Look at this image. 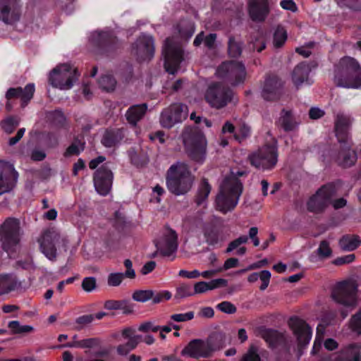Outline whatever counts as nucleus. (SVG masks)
<instances>
[{
	"instance_id": "obj_15",
	"label": "nucleus",
	"mask_w": 361,
	"mask_h": 361,
	"mask_svg": "<svg viewBox=\"0 0 361 361\" xmlns=\"http://www.w3.org/2000/svg\"><path fill=\"white\" fill-rule=\"evenodd\" d=\"M188 114V109L186 105L181 103L173 104L162 111L160 118L161 125L170 128L176 123L185 120Z\"/></svg>"
},
{
	"instance_id": "obj_38",
	"label": "nucleus",
	"mask_w": 361,
	"mask_h": 361,
	"mask_svg": "<svg viewBox=\"0 0 361 361\" xmlns=\"http://www.w3.org/2000/svg\"><path fill=\"white\" fill-rule=\"evenodd\" d=\"M92 40L98 44L113 43L114 37L109 31H95L92 34Z\"/></svg>"
},
{
	"instance_id": "obj_61",
	"label": "nucleus",
	"mask_w": 361,
	"mask_h": 361,
	"mask_svg": "<svg viewBox=\"0 0 361 361\" xmlns=\"http://www.w3.org/2000/svg\"><path fill=\"white\" fill-rule=\"evenodd\" d=\"M317 253L322 257H328L331 254V250L326 241H322L317 249Z\"/></svg>"
},
{
	"instance_id": "obj_9",
	"label": "nucleus",
	"mask_w": 361,
	"mask_h": 361,
	"mask_svg": "<svg viewBox=\"0 0 361 361\" xmlns=\"http://www.w3.org/2000/svg\"><path fill=\"white\" fill-rule=\"evenodd\" d=\"M357 284L354 281H344L334 288L331 297L338 304L348 307H355L357 303Z\"/></svg>"
},
{
	"instance_id": "obj_36",
	"label": "nucleus",
	"mask_w": 361,
	"mask_h": 361,
	"mask_svg": "<svg viewBox=\"0 0 361 361\" xmlns=\"http://www.w3.org/2000/svg\"><path fill=\"white\" fill-rule=\"evenodd\" d=\"M122 139L121 130L107 131L104 135L102 142L106 147L116 145Z\"/></svg>"
},
{
	"instance_id": "obj_50",
	"label": "nucleus",
	"mask_w": 361,
	"mask_h": 361,
	"mask_svg": "<svg viewBox=\"0 0 361 361\" xmlns=\"http://www.w3.org/2000/svg\"><path fill=\"white\" fill-rule=\"evenodd\" d=\"M125 277L124 274L121 272L111 273L107 277V284L109 286H118L121 284Z\"/></svg>"
},
{
	"instance_id": "obj_1",
	"label": "nucleus",
	"mask_w": 361,
	"mask_h": 361,
	"mask_svg": "<svg viewBox=\"0 0 361 361\" xmlns=\"http://www.w3.org/2000/svg\"><path fill=\"white\" fill-rule=\"evenodd\" d=\"M244 174V171H232L231 176L225 178L221 184L219 192L216 197V207L220 212L226 213L238 204L243 192V185L236 176Z\"/></svg>"
},
{
	"instance_id": "obj_3",
	"label": "nucleus",
	"mask_w": 361,
	"mask_h": 361,
	"mask_svg": "<svg viewBox=\"0 0 361 361\" xmlns=\"http://www.w3.org/2000/svg\"><path fill=\"white\" fill-rule=\"evenodd\" d=\"M194 179L188 164L178 161L171 165L167 171V188L176 195H183L190 190Z\"/></svg>"
},
{
	"instance_id": "obj_46",
	"label": "nucleus",
	"mask_w": 361,
	"mask_h": 361,
	"mask_svg": "<svg viewBox=\"0 0 361 361\" xmlns=\"http://www.w3.org/2000/svg\"><path fill=\"white\" fill-rule=\"evenodd\" d=\"M287 33L283 27H278L274 35V45L276 48L281 47L286 41Z\"/></svg>"
},
{
	"instance_id": "obj_17",
	"label": "nucleus",
	"mask_w": 361,
	"mask_h": 361,
	"mask_svg": "<svg viewBox=\"0 0 361 361\" xmlns=\"http://www.w3.org/2000/svg\"><path fill=\"white\" fill-rule=\"evenodd\" d=\"M113 173L106 164L98 169L94 175V185L97 192L106 195L112 186Z\"/></svg>"
},
{
	"instance_id": "obj_20",
	"label": "nucleus",
	"mask_w": 361,
	"mask_h": 361,
	"mask_svg": "<svg viewBox=\"0 0 361 361\" xmlns=\"http://www.w3.org/2000/svg\"><path fill=\"white\" fill-rule=\"evenodd\" d=\"M178 235L171 228H166L162 238L156 244L157 252L164 256H169L175 252L178 247Z\"/></svg>"
},
{
	"instance_id": "obj_30",
	"label": "nucleus",
	"mask_w": 361,
	"mask_h": 361,
	"mask_svg": "<svg viewBox=\"0 0 361 361\" xmlns=\"http://www.w3.org/2000/svg\"><path fill=\"white\" fill-rule=\"evenodd\" d=\"M279 126L286 131H292L297 128L299 122L290 111L283 110L279 119Z\"/></svg>"
},
{
	"instance_id": "obj_4",
	"label": "nucleus",
	"mask_w": 361,
	"mask_h": 361,
	"mask_svg": "<svg viewBox=\"0 0 361 361\" xmlns=\"http://www.w3.org/2000/svg\"><path fill=\"white\" fill-rule=\"evenodd\" d=\"M226 343V336L216 334L207 341L202 339H193L181 350L182 356L194 359L209 357L212 353L223 347Z\"/></svg>"
},
{
	"instance_id": "obj_59",
	"label": "nucleus",
	"mask_w": 361,
	"mask_h": 361,
	"mask_svg": "<svg viewBox=\"0 0 361 361\" xmlns=\"http://www.w3.org/2000/svg\"><path fill=\"white\" fill-rule=\"evenodd\" d=\"M217 308L222 312L233 314L236 312V307L228 301H224L217 305Z\"/></svg>"
},
{
	"instance_id": "obj_13",
	"label": "nucleus",
	"mask_w": 361,
	"mask_h": 361,
	"mask_svg": "<svg viewBox=\"0 0 361 361\" xmlns=\"http://www.w3.org/2000/svg\"><path fill=\"white\" fill-rule=\"evenodd\" d=\"M216 75L230 84L236 85L245 81L246 78L245 67L239 61L224 62L217 68Z\"/></svg>"
},
{
	"instance_id": "obj_48",
	"label": "nucleus",
	"mask_w": 361,
	"mask_h": 361,
	"mask_svg": "<svg viewBox=\"0 0 361 361\" xmlns=\"http://www.w3.org/2000/svg\"><path fill=\"white\" fill-rule=\"evenodd\" d=\"M8 326L13 334L28 333L33 330V327L32 326H22L18 321H11Z\"/></svg>"
},
{
	"instance_id": "obj_60",
	"label": "nucleus",
	"mask_w": 361,
	"mask_h": 361,
	"mask_svg": "<svg viewBox=\"0 0 361 361\" xmlns=\"http://www.w3.org/2000/svg\"><path fill=\"white\" fill-rule=\"evenodd\" d=\"M82 287L86 292H91L96 288V279L94 277H86L82 280Z\"/></svg>"
},
{
	"instance_id": "obj_12",
	"label": "nucleus",
	"mask_w": 361,
	"mask_h": 361,
	"mask_svg": "<svg viewBox=\"0 0 361 361\" xmlns=\"http://www.w3.org/2000/svg\"><path fill=\"white\" fill-rule=\"evenodd\" d=\"M336 193L337 188L334 184L329 183L321 187L307 202V209L314 213L323 212Z\"/></svg>"
},
{
	"instance_id": "obj_5",
	"label": "nucleus",
	"mask_w": 361,
	"mask_h": 361,
	"mask_svg": "<svg viewBox=\"0 0 361 361\" xmlns=\"http://www.w3.org/2000/svg\"><path fill=\"white\" fill-rule=\"evenodd\" d=\"M183 139L189 157L197 163H203L207 152L204 134L196 128L188 127L183 133Z\"/></svg>"
},
{
	"instance_id": "obj_57",
	"label": "nucleus",
	"mask_w": 361,
	"mask_h": 361,
	"mask_svg": "<svg viewBox=\"0 0 361 361\" xmlns=\"http://www.w3.org/2000/svg\"><path fill=\"white\" fill-rule=\"evenodd\" d=\"M248 241V237L246 235H240L238 238L235 239L234 240L231 241L226 249V252H231L238 247H239L242 244H245L247 243Z\"/></svg>"
},
{
	"instance_id": "obj_39",
	"label": "nucleus",
	"mask_w": 361,
	"mask_h": 361,
	"mask_svg": "<svg viewBox=\"0 0 361 361\" xmlns=\"http://www.w3.org/2000/svg\"><path fill=\"white\" fill-rule=\"evenodd\" d=\"M16 281L13 276L9 274L0 275V295L6 293L13 289Z\"/></svg>"
},
{
	"instance_id": "obj_47",
	"label": "nucleus",
	"mask_w": 361,
	"mask_h": 361,
	"mask_svg": "<svg viewBox=\"0 0 361 361\" xmlns=\"http://www.w3.org/2000/svg\"><path fill=\"white\" fill-rule=\"evenodd\" d=\"M84 149V142L75 140L66 150L65 157H71L79 154Z\"/></svg>"
},
{
	"instance_id": "obj_58",
	"label": "nucleus",
	"mask_w": 361,
	"mask_h": 361,
	"mask_svg": "<svg viewBox=\"0 0 361 361\" xmlns=\"http://www.w3.org/2000/svg\"><path fill=\"white\" fill-rule=\"evenodd\" d=\"M271 276V272L268 270H263L259 273V279L262 281V285L259 287L261 290H264L268 287Z\"/></svg>"
},
{
	"instance_id": "obj_33",
	"label": "nucleus",
	"mask_w": 361,
	"mask_h": 361,
	"mask_svg": "<svg viewBox=\"0 0 361 361\" xmlns=\"http://www.w3.org/2000/svg\"><path fill=\"white\" fill-rule=\"evenodd\" d=\"M361 243L359 236L355 235H346L339 240V246L343 251L355 250Z\"/></svg>"
},
{
	"instance_id": "obj_43",
	"label": "nucleus",
	"mask_w": 361,
	"mask_h": 361,
	"mask_svg": "<svg viewBox=\"0 0 361 361\" xmlns=\"http://www.w3.org/2000/svg\"><path fill=\"white\" fill-rule=\"evenodd\" d=\"M47 119L55 125H63L66 121V118L60 110L49 111L46 114Z\"/></svg>"
},
{
	"instance_id": "obj_10",
	"label": "nucleus",
	"mask_w": 361,
	"mask_h": 361,
	"mask_svg": "<svg viewBox=\"0 0 361 361\" xmlns=\"http://www.w3.org/2000/svg\"><path fill=\"white\" fill-rule=\"evenodd\" d=\"M41 252L49 260L56 258L57 249L66 245V240L54 229H49L43 233L39 239Z\"/></svg>"
},
{
	"instance_id": "obj_6",
	"label": "nucleus",
	"mask_w": 361,
	"mask_h": 361,
	"mask_svg": "<svg viewBox=\"0 0 361 361\" xmlns=\"http://www.w3.org/2000/svg\"><path fill=\"white\" fill-rule=\"evenodd\" d=\"M78 76L75 68L66 63L60 64L49 73V82L55 88L63 90H69L78 80Z\"/></svg>"
},
{
	"instance_id": "obj_19",
	"label": "nucleus",
	"mask_w": 361,
	"mask_h": 361,
	"mask_svg": "<svg viewBox=\"0 0 361 361\" xmlns=\"http://www.w3.org/2000/svg\"><path fill=\"white\" fill-rule=\"evenodd\" d=\"M288 325L297 338L298 344L301 346L307 345L312 334L310 326L304 320L297 317H291L288 321Z\"/></svg>"
},
{
	"instance_id": "obj_26",
	"label": "nucleus",
	"mask_w": 361,
	"mask_h": 361,
	"mask_svg": "<svg viewBox=\"0 0 361 361\" xmlns=\"http://www.w3.org/2000/svg\"><path fill=\"white\" fill-rule=\"evenodd\" d=\"M311 68L306 63H300L297 65L292 73V82L297 89L303 84L310 85L312 82L309 78Z\"/></svg>"
},
{
	"instance_id": "obj_29",
	"label": "nucleus",
	"mask_w": 361,
	"mask_h": 361,
	"mask_svg": "<svg viewBox=\"0 0 361 361\" xmlns=\"http://www.w3.org/2000/svg\"><path fill=\"white\" fill-rule=\"evenodd\" d=\"M226 285L227 281L224 279H214L209 282L200 281L195 284L193 292L194 294L203 293L221 286H226Z\"/></svg>"
},
{
	"instance_id": "obj_63",
	"label": "nucleus",
	"mask_w": 361,
	"mask_h": 361,
	"mask_svg": "<svg viewBox=\"0 0 361 361\" xmlns=\"http://www.w3.org/2000/svg\"><path fill=\"white\" fill-rule=\"evenodd\" d=\"M320 326H321L320 325L317 326V336L314 339L313 348L312 350V353L313 354L317 353L319 350V349L322 346L323 335H322V333H320V330H319Z\"/></svg>"
},
{
	"instance_id": "obj_11",
	"label": "nucleus",
	"mask_w": 361,
	"mask_h": 361,
	"mask_svg": "<svg viewBox=\"0 0 361 361\" xmlns=\"http://www.w3.org/2000/svg\"><path fill=\"white\" fill-rule=\"evenodd\" d=\"M233 92L219 82L211 84L205 93V99L214 109H220L232 101Z\"/></svg>"
},
{
	"instance_id": "obj_51",
	"label": "nucleus",
	"mask_w": 361,
	"mask_h": 361,
	"mask_svg": "<svg viewBox=\"0 0 361 361\" xmlns=\"http://www.w3.org/2000/svg\"><path fill=\"white\" fill-rule=\"evenodd\" d=\"M251 134V128L250 127L245 123L241 124L238 131L235 133L234 137L236 140L240 142L248 137Z\"/></svg>"
},
{
	"instance_id": "obj_62",
	"label": "nucleus",
	"mask_w": 361,
	"mask_h": 361,
	"mask_svg": "<svg viewBox=\"0 0 361 361\" xmlns=\"http://www.w3.org/2000/svg\"><path fill=\"white\" fill-rule=\"evenodd\" d=\"M264 339L271 345L274 344L278 339V333L273 330H267L263 333Z\"/></svg>"
},
{
	"instance_id": "obj_54",
	"label": "nucleus",
	"mask_w": 361,
	"mask_h": 361,
	"mask_svg": "<svg viewBox=\"0 0 361 361\" xmlns=\"http://www.w3.org/2000/svg\"><path fill=\"white\" fill-rule=\"evenodd\" d=\"M159 329V326L152 321L143 322L138 326V331L143 333L157 332Z\"/></svg>"
},
{
	"instance_id": "obj_27",
	"label": "nucleus",
	"mask_w": 361,
	"mask_h": 361,
	"mask_svg": "<svg viewBox=\"0 0 361 361\" xmlns=\"http://www.w3.org/2000/svg\"><path fill=\"white\" fill-rule=\"evenodd\" d=\"M35 92V85L27 84L24 89L21 87L10 88L6 92V98L10 99L13 97H19L23 101V106H25L30 101Z\"/></svg>"
},
{
	"instance_id": "obj_22",
	"label": "nucleus",
	"mask_w": 361,
	"mask_h": 361,
	"mask_svg": "<svg viewBox=\"0 0 361 361\" xmlns=\"http://www.w3.org/2000/svg\"><path fill=\"white\" fill-rule=\"evenodd\" d=\"M283 83L276 76L267 78L264 83L262 96L267 101H273L279 98L281 94Z\"/></svg>"
},
{
	"instance_id": "obj_55",
	"label": "nucleus",
	"mask_w": 361,
	"mask_h": 361,
	"mask_svg": "<svg viewBox=\"0 0 361 361\" xmlns=\"http://www.w3.org/2000/svg\"><path fill=\"white\" fill-rule=\"evenodd\" d=\"M194 292L190 285L181 284L177 288L176 296L180 298L191 296Z\"/></svg>"
},
{
	"instance_id": "obj_16",
	"label": "nucleus",
	"mask_w": 361,
	"mask_h": 361,
	"mask_svg": "<svg viewBox=\"0 0 361 361\" xmlns=\"http://www.w3.org/2000/svg\"><path fill=\"white\" fill-rule=\"evenodd\" d=\"M18 176L12 164L0 161V195L10 192L14 188Z\"/></svg>"
},
{
	"instance_id": "obj_49",
	"label": "nucleus",
	"mask_w": 361,
	"mask_h": 361,
	"mask_svg": "<svg viewBox=\"0 0 361 361\" xmlns=\"http://www.w3.org/2000/svg\"><path fill=\"white\" fill-rule=\"evenodd\" d=\"M350 329L357 334H361V309L349 321Z\"/></svg>"
},
{
	"instance_id": "obj_23",
	"label": "nucleus",
	"mask_w": 361,
	"mask_h": 361,
	"mask_svg": "<svg viewBox=\"0 0 361 361\" xmlns=\"http://www.w3.org/2000/svg\"><path fill=\"white\" fill-rule=\"evenodd\" d=\"M340 144L341 149L336 158L337 163L344 168L353 166L357 161V154L355 151L350 149V140Z\"/></svg>"
},
{
	"instance_id": "obj_37",
	"label": "nucleus",
	"mask_w": 361,
	"mask_h": 361,
	"mask_svg": "<svg viewBox=\"0 0 361 361\" xmlns=\"http://www.w3.org/2000/svg\"><path fill=\"white\" fill-rule=\"evenodd\" d=\"M216 39V34L211 33L205 37L204 32H201L195 38L193 44L195 46L198 47L204 42L205 47L208 49H213L214 47Z\"/></svg>"
},
{
	"instance_id": "obj_2",
	"label": "nucleus",
	"mask_w": 361,
	"mask_h": 361,
	"mask_svg": "<svg viewBox=\"0 0 361 361\" xmlns=\"http://www.w3.org/2000/svg\"><path fill=\"white\" fill-rule=\"evenodd\" d=\"M334 80L341 87L361 88V66L354 58L343 57L335 67Z\"/></svg>"
},
{
	"instance_id": "obj_8",
	"label": "nucleus",
	"mask_w": 361,
	"mask_h": 361,
	"mask_svg": "<svg viewBox=\"0 0 361 361\" xmlns=\"http://www.w3.org/2000/svg\"><path fill=\"white\" fill-rule=\"evenodd\" d=\"M277 150L274 145H264L248 156L250 164L262 170H271L276 165L278 160Z\"/></svg>"
},
{
	"instance_id": "obj_18",
	"label": "nucleus",
	"mask_w": 361,
	"mask_h": 361,
	"mask_svg": "<svg viewBox=\"0 0 361 361\" xmlns=\"http://www.w3.org/2000/svg\"><path fill=\"white\" fill-rule=\"evenodd\" d=\"M154 40L150 35H141L132 46L131 52L140 60H149L154 54Z\"/></svg>"
},
{
	"instance_id": "obj_41",
	"label": "nucleus",
	"mask_w": 361,
	"mask_h": 361,
	"mask_svg": "<svg viewBox=\"0 0 361 361\" xmlns=\"http://www.w3.org/2000/svg\"><path fill=\"white\" fill-rule=\"evenodd\" d=\"M116 85V80L110 75H104L99 80V87L107 92L114 90Z\"/></svg>"
},
{
	"instance_id": "obj_42",
	"label": "nucleus",
	"mask_w": 361,
	"mask_h": 361,
	"mask_svg": "<svg viewBox=\"0 0 361 361\" xmlns=\"http://www.w3.org/2000/svg\"><path fill=\"white\" fill-rule=\"evenodd\" d=\"M228 51L231 57H238L242 53V47L240 42L235 39L234 37H231L228 43Z\"/></svg>"
},
{
	"instance_id": "obj_24",
	"label": "nucleus",
	"mask_w": 361,
	"mask_h": 361,
	"mask_svg": "<svg viewBox=\"0 0 361 361\" xmlns=\"http://www.w3.org/2000/svg\"><path fill=\"white\" fill-rule=\"evenodd\" d=\"M248 11L252 20L255 21L264 20L269 12L268 0H250Z\"/></svg>"
},
{
	"instance_id": "obj_52",
	"label": "nucleus",
	"mask_w": 361,
	"mask_h": 361,
	"mask_svg": "<svg viewBox=\"0 0 361 361\" xmlns=\"http://www.w3.org/2000/svg\"><path fill=\"white\" fill-rule=\"evenodd\" d=\"M240 361H262L257 353V348L252 345L247 352L243 355Z\"/></svg>"
},
{
	"instance_id": "obj_40",
	"label": "nucleus",
	"mask_w": 361,
	"mask_h": 361,
	"mask_svg": "<svg viewBox=\"0 0 361 361\" xmlns=\"http://www.w3.org/2000/svg\"><path fill=\"white\" fill-rule=\"evenodd\" d=\"M94 319V314H84L80 316L75 319L74 329L81 331L92 324Z\"/></svg>"
},
{
	"instance_id": "obj_45",
	"label": "nucleus",
	"mask_w": 361,
	"mask_h": 361,
	"mask_svg": "<svg viewBox=\"0 0 361 361\" xmlns=\"http://www.w3.org/2000/svg\"><path fill=\"white\" fill-rule=\"evenodd\" d=\"M154 292L151 290H139L133 294V299L135 301L145 302L152 298Z\"/></svg>"
},
{
	"instance_id": "obj_44",
	"label": "nucleus",
	"mask_w": 361,
	"mask_h": 361,
	"mask_svg": "<svg viewBox=\"0 0 361 361\" xmlns=\"http://www.w3.org/2000/svg\"><path fill=\"white\" fill-rule=\"evenodd\" d=\"M100 341L97 338H89L80 340V342H76L70 346H76L77 348H93L99 346Z\"/></svg>"
},
{
	"instance_id": "obj_53",
	"label": "nucleus",
	"mask_w": 361,
	"mask_h": 361,
	"mask_svg": "<svg viewBox=\"0 0 361 361\" xmlns=\"http://www.w3.org/2000/svg\"><path fill=\"white\" fill-rule=\"evenodd\" d=\"M19 119L18 118L10 117L2 122V128L7 133H11L15 128L18 126Z\"/></svg>"
},
{
	"instance_id": "obj_56",
	"label": "nucleus",
	"mask_w": 361,
	"mask_h": 361,
	"mask_svg": "<svg viewBox=\"0 0 361 361\" xmlns=\"http://www.w3.org/2000/svg\"><path fill=\"white\" fill-rule=\"evenodd\" d=\"M194 318V312L192 311L185 312V313H180V314H174L171 316V319L174 322H184L187 321H190Z\"/></svg>"
},
{
	"instance_id": "obj_32",
	"label": "nucleus",
	"mask_w": 361,
	"mask_h": 361,
	"mask_svg": "<svg viewBox=\"0 0 361 361\" xmlns=\"http://www.w3.org/2000/svg\"><path fill=\"white\" fill-rule=\"evenodd\" d=\"M204 236L206 243L209 245H215L224 240L221 232L214 226L204 228Z\"/></svg>"
},
{
	"instance_id": "obj_28",
	"label": "nucleus",
	"mask_w": 361,
	"mask_h": 361,
	"mask_svg": "<svg viewBox=\"0 0 361 361\" xmlns=\"http://www.w3.org/2000/svg\"><path fill=\"white\" fill-rule=\"evenodd\" d=\"M360 352V345L357 343L350 344L338 353L336 361H359Z\"/></svg>"
},
{
	"instance_id": "obj_31",
	"label": "nucleus",
	"mask_w": 361,
	"mask_h": 361,
	"mask_svg": "<svg viewBox=\"0 0 361 361\" xmlns=\"http://www.w3.org/2000/svg\"><path fill=\"white\" fill-rule=\"evenodd\" d=\"M147 111V105L145 104L135 105L129 108L126 114L128 121L135 125L145 115Z\"/></svg>"
},
{
	"instance_id": "obj_64",
	"label": "nucleus",
	"mask_w": 361,
	"mask_h": 361,
	"mask_svg": "<svg viewBox=\"0 0 361 361\" xmlns=\"http://www.w3.org/2000/svg\"><path fill=\"white\" fill-rule=\"evenodd\" d=\"M355 258V256L354 254L347 255L336 258L334 261V264L336 265H342V264H348V263H350L353 261H354Z\"/></svg>"
},
{
	"instance_id": "obj_35",
	"label": "nucleus",
	"mask_w": 361,
	"mask_h": 361,
	"mask_svg": "<svg viewBox=\"0 0 361 361\" xmlns=\"http://www.w3.org/2000/svg\"><path fill=\"white\" fill-rule=\"evenodd\" d=\"M212 190L211 185L209 184L207 180L203 179L199 185L195 202L197 205L204 204L210 192Z\"/></svg>"
},
{
	"instance_id": "obj_21",
	"label": "nucleus",
	"mask_w": 361,
	"mask_h": 361,
	"mask_svg": "<svg viewBox=\"0 0 361 361\" xmlns=\"http://www.w3.org/2000/svg\"><path fill=\"white\" fill-rule=\"evenodd\" d=\"M18 0H0V20L11 24L19 19Z\"/></svg>"
},
{
	"instance_id": "obj_34",
	"label": "nucleus",
	"mask_w": 361,
	"mask_h": 361,
	"mask_svg": "<svg viewBox=\"0 0 361 361\" xmlns=\"http://www.w3.org/2000/svg\"><path fill=\"white\" fill-rule=\"evenodd\" d=\"M176 30L181 39L187 40L190 39L195 32L194 23L190 20H181L176 27Z\"/></svg>"
},
{
	"instance_id": "obj_14",
	"label": "nucleus",
	"mask_w": 361,
	"mask_h": 361,
	"mask_svg": "<svg viewBox=\"0 0 361 361\" xmlns=\"http://www.w3.org/2000/svg\"><path fill=\"white\" fill-rule=\"evenodd\" d=\"M162 52L166 71L170 74H175L183 60V51L180 46L174 42L172 39L168 38L165 41Z\"/></svg>"
},
{
	"instance_id": "obj_7",
	"label": "nucleus",
	"mask_w": 361,
	"mask_h": 361,
	"mask_svg": "<svg viewBox=\"0 0 361 361\" xmlns=\"http://www.w3.org/2000/svg\"><path fill=\"white\" fill-rule=\"evenodd\" d=\"M1 247L8 254L16 250L20 240V222L14 218L7 219L0 228Z\"/></svg>"
},
{
	"instance_id": "obj_25",
	"label": "nucleus",
	"mask_w": 361,
	"mask_h": 361,
	"mask_svg": "<svg viewBox=\"0 0 361 361\" xmlns=\"http://www.w3.org/2000/svg\"><path fill=\"white\" fill-rule=\"evenodd\" d=\"M352 123V119L349 116L343 113L336 115L335 120V129L338 142L342 143L346 140H350L348 136V130Z\"/></svg>"
}]
</instances>
